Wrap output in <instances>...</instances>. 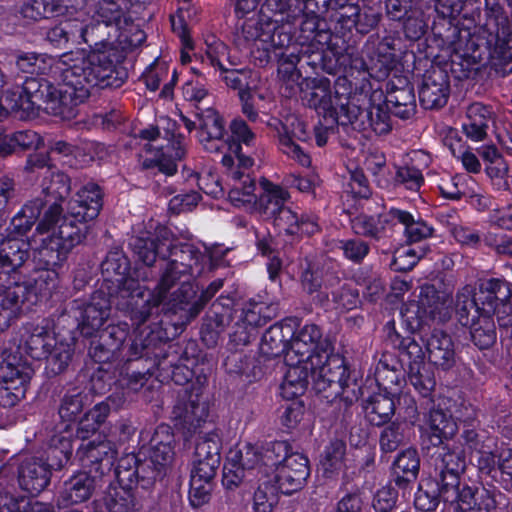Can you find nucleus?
Listing matches in <instances>:
<instances>
[{"label":"nucleus","instance_id":"obj_1","mask_svg":"<svg viewBox=\"0 0 512 512\" xmlns=\"http://www.w3.org/2000/svg\"><path fill=\"white\" fill-rule=\"evenodd\" d=\"M102 208V193L94 183L83 186L67 205L63 214L62 206L52 203L44 212L37 226V233L45 235L41 238L42 247L38 251L39 261L44 265L35 284L42 289V284L49 286L57 278L55 267L59 266L77 245L83 242L89 232L90 221H93Z\"/></svg>","mask_w":512,"mask_h":512},{"label":"nucleus","instance_id":"obj_2","mask_svg":"<svg viewBox=\"0 0 512 512\" xmlns=\"http://www.w3.org/2000/svg\"><path fill=\"white\" fill-rule=\"evenodd\" d=\"M288 370L280 386V394L289 400L302 395L309 378L318 391L332 384L344 388L348 371L344 359L332 353L330 343L323 339L320 328L306 324L294 335L287 352Z\"/></svg>","mask_w":512,"mask_h":512},{"label":"nucleus","instance_id":"obj_3","mask_svg":"<svg viewBox=\"0 0 512 512\" xmlns=\"http://www.w3.org/2000/svg\"><path fill=\"white\" fill-rule=\"evenodd\" d=\"M56 70L60 78L58 86L43 81L34 92V106L54 115L61 114L64 106L83 102L91 88L110 86L114 66L105 53L76 50L63 54Z\"/></svg>","mask_w":512,"mask_h":512},{"label":"nucleus","instance_id":"obj_4","mask_svg":"<svg viewBox=\"0 0 512 512\" xmlns=\"http://www.w3.org/2000/svg\"><path fill=\"white\" fill-rule=\"evenodd\" d=\"M32 371V323L16 332L13 345L5 348L0 361V407L10 408L24 398Z\"/></svg>","mask_w":512,"mask_h":512},{"label":"nucleus","instance_id":"obj_5","mask_svg":"<svg viewBox=\"0 0 512 512\" xmlns=\"http://www.w3.org/2000/svg\"><path fill=\"white\" fill-rule=\"evenodd\" d=\"M180 258L181 261L173 259L167 264L156 288V294L151 300L154 306L164 302L169 294L172 305L184 309L183 305L188 304L195 296L193 285L188 280L194 271H201L199 264L202 256L194 253L190 246H186L181 250Z\"/></svg>","mask_w":512,"mask_h":512},{"label":"nucleus","instance_id":"obj_6","mask_svg":"<svg viewBox=\"0 0 512 512\" xmlns=\"http://www.w3.org/2000/svg\"><path fill=\"white\" fill-rule=\"evenodd\" d=\"M161 125L165 130L163 138H159V128L150 127L140 132L143 139L149 141L145 145L143 166L146 168L158 167L166 175H173L177 170L176 162L185 154L184 139L176 134V124L169 119H161Z\"/></svg>","mask_w":512,"mask_h":512},{"label":"nucleus","instance_id":"obj_7","mask_svg":"<svg viewBox=\"0 0 512 512\" xmlns=\"http://www.w3.org/2000/svg\"><path fill=\"white\" fill-rule=\"evenodd\" d=\"M311 84L303 96V100L310 107L323 113L325 118H330L331 123L348 125L357 120L359 109L356 102H359L360 98L356 95L351 98L348 93L341 92L340 82H337L334 89L326 79L313 80Z\"/></svg>","mask_w":512,"mask_h":512},{"label":"nucleus","instance_id":"obj_8","mask_svg":"<svg viewBox=\"0 0 512 512\" xmlns=\"http://www.w3.org/2000/svg\"><path fill=\"white\" fill-rule=\"evenodd\" d=\"M31 242L13 237L0 239V286L32 291V267L27 264Z\"/></svg>","mask_w":512,"mask_h":512},{"label":"nucleus","instance_id":"obj_9","mask_svg":"<svg viewBox=\"0 0 512 512\" xmlns=\"http://www.w3.org/2000/svg\"><path fill=\"white\" fill-rule=\"evenodd\" d=\"M266 458L271 461V478L283 494H291L299 490L309 476L308 459L301 453L290 451L286 442L271 443Z\"/></svg>","mask_w":512,"mask_h":512},{"label":"nucleus","instance_id":"obj_10","mask_svg":"<svg viewBox=\"0 0 512 512\" xmlns=\"http://www.w3.org/2000/svg\"><path fill=\"white\" fill-rule=\"evenodd\" d=\"M197 117L199 120L198 138L205 150L218 152L227 149L228 155L234 154L241 166L245 168L253 166V159L241 153L239 144L224 140V121L214 108L201 110L197 113Z\"/></svg>","mask_w":512,"mask_h":512},{"label":"nucleus","instance_id":"obj_11","mask_svg":"<svg viewBox=\"0 0 512 512\" xmlns=\"http://www.w3.org/2000/svg\"><path fill=\"white\" fill-rule=\"evenodd\" d=\"M509 289L505 281L489 279L480 285L477 298L464 301V307H476V313L486 316L496 315L501 327H512V306L503 299L508 296Z\"/></svg>","mask_w":512,"mask_h":512},{"label":"nucleus","instance_id":"obj_12","mask_svg":"<svg viewBox=\"0 0 512 512\" xmlns=\"http://www.w3.org/2000/svg\"><path fill=\"white\" fill-rule=\"evenodd\" d=\"M260 444H246L238 451L232 452L224 466V479L237 485L245 476L246 471H257L261 477L270 475L268 469H272L271 461L266 458L267 450Z\"/></svg>","mask_w":512,"mask_h":512},{"label":"nucleus","instance_id":"obj_13","mask_svg":"<svg viewBox=\"0 0 512 512\" xmlns=\"http://www.w3.org/2000/svg\"><path fill=\"white\" fill-rule=\"evenodd\" d=\"M451 298L444 292H438L431 285L421 287L418 301L409 302L401 310L402 316L412 328L420 327L427 319L441 317L448 309Z\"/></svg>","mask_w":512,"mask_h":512},{"label":"nucleus","instance_id":"obj_14","mask_svg":"<svg viewBox=\"0 0 512 512\" xmlns=\"http://www.w3.org/2000/svg\"><path fill=\"white\" fill-rule=\"evenodd\" d=\"M274 317L275 313L270 306L264 303L248 302L236 323L232 341L237 345H247L255 336L257 329Z\"/></svg>","mask_w":512,"mask_h":512},{"label":"nucleus","instance_id":"obj_15","mask_svg":"<svg viewBox=\"0 0 512 512\" xmlns=\"http://www.w3.org/2000/svg\"><path fill=\"white\" fill-rule=\"evenodd\" d=\"M222 164L227 168V173L233 180L229 191L231 202L238 207L246 204L257 206L258 199L254 193L256 184L254 179L248 173H245L247 168L241 166L236 157L234 158L232 155H224Z\"/></svg>","mask_w":512,"mask_h":512},{"label":"nucleus","instance_id":"obj_16","mask_svg":"<svg viewBox=\"0 0 512 512\" xmlns=\"http://www.w3.org/2000/svg\"><path fill=\"white\" fill-rule=\"evenodd\" d=\"M390 105L384 100L381 91H373L368 99V105L359 109L358 118L351 125H355L359 129L370 127L376 134H385L390 131V117L388 108Z\"/></svg>","mask_w":512,"mask_h":512},{"label":"nucleus","instance_id":"obj_17","mask_svg":"<svg viewBox=\"0 0 512 512\" xmlns=\"http://www.w3.org/2000/svg\"><path fill=\"white\" fill-rule=\"evenodd\" d=\"M466 450L461 443L445 445L438 454L436 469L439 471V486L456 485L467 464Z\"/></svg>","mask_w":512,"mask_h":512},{"label":"nucleus","instance_id":"obj_18","mask_svg":"<svg viewBox=\"0 0 512 512\" xmlns=\"http://www.w3.org/2000/svg\"><path fill=\"white\" fill-rule=\"evenodd\" d=\"M277 23L262 11L244 20L242 33L246 40L259 43L258 47L270 51L278 46L275 40Z\"/></svg>","mask_w":512,"mask_h":512},{"label":"nucleus","instance_id":"obj_19","mask_svg":"<svg viewBox=\"0 0 512 512\" xmlns=\"http://www.w3.org/2000/svg\"><path fill=\"white\" fill-rule=\"evenodd\" d=\"M32 291H22L13 287L4 288L0 295V333L31 309L29 297Z\"/></svg>","mask_w":512,"mask_h":512},{"label":"nucleus","instance_id":"obj_20","mask_svg":"<svg viewBox=\"0 0 512 512\" xmlns=\"http://www.w3.org/2000/svg\"><path fill=\"white\" fill-rule=\"evenodd\" d=\"M449 96V81L441 71L427 76L419 91V98L425 109H437L444 106Z\"/></svg>","mask_w":512,"mask_h":512},{"label":"nucleus","instance_id":"obj_21","mask_svg":"<svg viewBox=\"0 0 512 512\" xmlns=\"http://www.w3.org/2000/svg\"><path fill=\"white\" fill-rule=\"evenodd\" d=\"M457 429V424L450 415L442 410H433L423 428L422 438L424 442L437 447L444 439L454 436Z\"/></svg>","mask_w":512,"mask_h":512},{"label":"nucleus","instance_id":"obj_22","mask_svg":"<svg viewBox=\"0 0 512 512\" xmlns=\"http://www.w3.org/2000/svg\"><path fill=\"white\" fill-rule=\"evenodd\" d=\"M426 351L430 362L442 369H449L455 363L452 340L441 331H434L426 340Z\"/></svg>","mask_w":512,"mask_h":512},{"label":"nucleus","instance_id":"obj_23","mask_svg":"<svg viewBox=\"0 0 512 512\" xmlns=\"http://www.w3.org/2000/svg\"><path fill=\"white\" fill-rule=\"evenodd\" d=\"M385 222L400 223L404 226V234L408 241L418 242L430 237L433 228L404 210L391 208L384 216Z\"/></svg>","mask_w":512,"mask_h":512},{"label":"nucleus","instance_id":"obj_24","mask_svg":"<svg viewBox=\"0 0 512 512\" xmlns=\"http://www.w3.org/2000/svg\"><path fill=\"white\" fill-rule=\"evenodd\" d=\"M259 184L261 194L258 198L257 209L268 218L275 216L279 210L286 207L285 203L290 195L287 190L266 178H262Z\"/></svg>","mask_w":512,"mask_h":512},{"label":"nucleus","instance_id":"obj_25","mask_svg":"<svg viewBox=\"0 0 512 512\" xmlns=\"http://www.w3.org/2000/svg\"><path fill=\"white\" fill-rule=\"evenodd\" d=\"M492 117L489 107L481 103L471 104L466 111V121L463 123V132L470 140L480 142L487 136L488 122Z\"/></svg>","mask_w":512,"mask_h":512},{"label":"nucleus","instance_id":"obj_26","mask_svg":"<svg viewBox=\"0 0 512 512\" xmlns=\"http://www.w3.org/2000/svg\"><path fill=\"white\" fill-rule=\"evenodd\" d=\"M173 415L176 420L190 427H197L208 415L206 402L198 393L190 394L175 405Z\"/></svg>","mask_w":512,"mask_h":512},{"label":"nucleus","instance_id":"obj_27","mask_svg":"<svg viewBox=\"0 0 512 512\" xmlns=\"http://www.w3.org/2000/svg\"><path fill=\"white\" fill-rule=\"evenodd\" d=\"M77 453L87 463H99L103 460L112 462L116 457L114 444L102 434H98L93 440L84 441Z\"/></svg>","mask_w":512,"mask_h":512},{"label":"nucleus","instance_id":"obj_28","mask_svg":"<svg viewBox=\"0 0 512 512\" xmlns=\"http://www.w3.org/2000/svg\"><path fill=\"white\" fill-rule=\"evenodd\" d=\"M439 494L445 503H450L460 512H476V499L474 491L464 485L460 487V480L456 485L439 486Z\"/></svg>","mask_w":512,"mask_h":512},{"label":"nucleus","instance_id":"obj_29","mask_svg":"<svg viewBox=\"0 0 512 512\" xmlns=\"http://www.w3.org/2000/svg\"><path fill=\"white\" fill-rule=\"evenodd\" d=\"M109 311V301L100 294H95L92 302L85 308L81 325L82 333L90 336L99 330L108 319Z\"/></svg>","mask_w":512,"mask_h":512},{"label":"nucleus","instance_id":"obj_30","mask_svg":"<svg viewBox=\"0 0 512 512\" xmlns=\"http://www.w3.org/2000/svg\"><path fill=\"white\" fill-rule=\"evenodd\" d=\"M290 337L291 328L289 326H271L262 337V353L268 357H276L285 353V360L287 361V352L290 348Z\"/></svg>","mask_w":512,"mask_h":512},{"label":"nucleus","instance_id":"obj_31","mask_svg":"<svg viewBox=\"0 0 512 512\" xmlns=\"http://www.w3.org/2000/svg\"><path fill=\"white\" fill-rule=\"evenodd\" d=\"M419 457L415 449L402 451L393 464L394 481L398 486H403L417 478L419 471Z\"/></svg>","mask_w":512,"mask_h":512},{"label":"nucleus","instance_id":"obj_32","mask_svg":"<svg viewBox=\"0 0 512 512\" xmlns=\"http://www.w3.org/2000/svg\"><path fill=\"white\" fill-rule=\"evenodd\" d=\"M38 339L41 341L44 350L49 352L47 361L51 371L55 374L64 371L72 356L73 349L71 345L62 342L56 345L55 339L47 333L44 337L39 335Z\"/></svg>","mask_w":512,"mask_h":512},{"label":"nucleus","instance_id":"obj_33","mask_svg":"<svg viewBox=\"0 0 512 512\" xmlns=\"http://www.w3.org/2000/svg\"><path fill=\"white\" fill-rule=\"evenodd\" d=\"M42 177V189L43 192L55 199H64L70 193V179L64 173L53 170L50 167H40V171L37 173V177Z\"/></svg>","mask_w":512,"mask_h":512},{"label":"nucleus","instance_id":"obj_34","mask_svg":"<svg viewBox=\"0 0 512 512\" xmlns=\"http://www.w3.org/2000/svg\"><path fill=\"white\" fill-rule=\"evenodd\" d=\"M110 412V406L106 402L96 404L84 417L80 420L77 437L83 441L88 440L93 436L105 421Z\"/></svg>","mask_w":512,"mask_h":512},{"label":"nucleus","instance_id":"obj_35","mask_svg":"<svg viewBox=\"0 0 512 512\" xmlns=\"http://www.w3.org/2000/svg\"><path fill=\"white\" fill-rule=\"evenodd\" d=\"M260 484L254 493V510L256 512H271L278 502V485L271 475L259 478Z\"/></svg>","mask_w":512,"mask_h":512},{"label":"nucleus","instance_id":"obj_36","mask_svg":"<svg viewBox=\"0 0 512 512\" xmlns=\"http://www.w3.org/2000/svg\"><path fill=\"white\" fill-rule=\"evenodd\" d=\"M130 246L143 264L151 266L164 249H169L170 242L167 239H163L159 244H156L154 239L140 236L132 238Z\"/></svg>","mask_w":512,"mask_h":512},{"label":"nucleus","instance_id":"obj_37","mask_svg":"<svg viewBox=\"0 0 512 512\" xmlns=\"http://www.w3.org/2000/svg\"><path fill=\"white\" fill-rule=\"evenodd\" d=\"M395 411V402L390 395L377 394L371 397L366 406V414L374 425H382L388 422Z\"/></svg>","mask_w":512,"mask_h":512},{"label":"nucleus","instance_id":"obj_38","mask_svg":"<svg viewBox=\"0 0 512 512\" xmlns=\"http://www.w3.org/2000/svg\"><path fill=\"white\" fill-rule=\"evenodd\" d=\"M345 450L346 445L340 440H335L326 447L324 456L320 461V467L327 476L343 468Z\"/></svg>","mask_w":512,"mask_h":512},{"label":"nucleus","instance_id":"obj_39","mask_svg":"<svg viewBox=\"0 0 512 512\" xmlns=\"http://www.w3.org/2000/svg\"><path fill=\"white\" fill-rule=\"evenodd\" d=\"M409 380L413 387L425 397L431 394L436 385L433 371L427 365H413L409 370Z\"/></svg>","mask_w":512,"mask_h":512},{"label":"nucleus","instance_id":"obj_40","mask_svg":"<svg viewBox=\"0 0 512 512\" xmlns=\"http://www.w3.org/2000/svg\"><path fill=\"white\" fill-rule=\"evenodd\" d=\"M25 210L32 212V201H27L23 208L11 219L9 226L6 228L8 233L5 237L23 239L30 231L32 228V216H27Z\"/></svg>","mask_w":512,"mask_h":512},{"label":"nucleus","instance_id":"obj_41","mask_svg":"<svg viewBox=\"0 0 512 512\" xmlns=\"http://www.w3.org/2000/svg\"><path fill=\"white\" fill-rule=\"evenodd\" d=\"M94 490V479L86 473H79L71 479L70 499L72 502H83L90 498Z\"/></svg>","mask_w":512,"mask_h":512},{"label":"nucleus","instance_id":"obj_42","mask_svg":"<svg viewBox=\"0 0 512 512\" xmlns=\"http://www.w3.org/2000/svg\"><path fill=\"white\" fill-rule=\"evenodd\" d=\"M404 440L403 424L393 422L386 426L380 434V448L384 452L395 451Z\"/></svg>","mask_w":512,"mask_h":512},{"label":"nucleus","instance_id":"obj_43","mask_svg":"<svg viewBox=\"0 0 512 512\" xmlns=\"http://www.w3.org/2000/svg\"><path fill=\"white\" fill-rule=\"evenodd\" d=\"M194 459L220 461V441L217 435L200 439L195 447Z\"/></svg>","mask_w":512,"mask_h":512},{"label":"nucleus","instance_id":"obj_44","mask_svg":"<svg viewBox=\"0 0 512 512\" xmlns=\"http://www.w3.org/2000/svg\"><path fill=\"white\" fill-rule=\"evenodd\" d=\"M483 317V325L475 326L472 329L471 336L475 345L480 349H486L492 346L496 340L494 324L490 321L491 316L479 314Z\"/></svg>","mask_w":512,"mask_h":512},{"label":"nucleus","instance_id":"obj_45","mask_svg":"<svg viewBox=\"0 0 512 512\" xmlns=\"http://www.w3.org/2000/svg\"><path fill=\"white\" fill-rule=\"evenodd\" d=\"M75 0H34V10L43 17L59 16L69 13Z\"/></svg>","mask_w":512,"mask_h":512},{"label":"nucleus","instance_id":"obj_46","mask_svg":"<svg viewBox=\"0 0 512 512\" xmlns=\"http://www.w3.org/2000/svg\"><path fill=\"white\" fill-rule=\"evenodd\" d=\"M485 172L489 177L491 184L495 190L508 191L510 190V176L509 167L507 162L495 163L492 166H486Z\"/></svg>","mask_w":512,"mask_h":512},{"label":"nucleus","instance_id":"obj_47","mask_svg":"<svg viewBox=\"0 0 512 512\" xmlns=\"http://www.w3.org/2000/svg\"><path fill=\"white\" fill-rule=\"evenodd\" d=\"M269 218L274 219L275 226L280 232L289 235H297L300 232V222L297 215L288 207L279 210L275 216Z\"/></svg>","mask_w":512,"mask_h":512},{"label":"nucleus","instance_id":"obj_48","mask_svg":"<svg viewBox=\"0 0 512 512\" xmlns=\"http://www.w3.org/2000/svg\"><path fill=\"white\" fill-rule=\"evenodd\" d=\"M279 146L285 155L297 161L300 165L305 167L310 165V156L293 141L292 137L287 132L279 134Z\"/></svg>","mask_w":512,"mask_h":512},{"label":"nucleus","instance_id":"obj_49","mask_svg":"<svg viewBox=\"0 0 512 512\" xmlns=\"http://www.w3.org/2000/svg\"><path fill=\"white\" fill-rule=\"evenodd\" d=\"M18 485L27 494V506L32 504V456H25L17 465Z\"/></svg>","mask_w":512,"mask_h":512},{"label":"nucleus","instance_id":"obj_50","mask_svg":"<svg viewBox=\"0 0 512 512\" xmlns=\"http://www.w3.org/2000/svg\"><path fill=\"white\" fill-rule=\"evenodd\" d=\"M212 491V481L190 478L189 500L192 506L200 507L208 502Z\"/></svg>","mask_w":512,"mask_h":512},{"label":"nucleus","instance_id":"obj_51","mask_svg":"<svg viewBox=\"0 0 512 512\" xmlns=\"http://www.w3.org/2000/svg\"><path fill=\"white\" fill-rule=\"evenodd\" d=\"M182 93L184 99L195 106L211 98L205 84L199 79L187 81L183 86Z\"/></svg>","mask_w":512,"mask_h":512},{"label":"nucleus","instance_id":"obj_52","mask_svg":"<svg viewBox=\"0 0 512 512\" xmlns=\"http://www.w3.org/2000/svg\"><path fill=\"white\" fill-rule=\"evenodd\" d=\"M424 254L423 249L407 248L400 250L394 256L393 266L399 271L411 270Z\"/></svg>","mask_w":512,"mask_h":512},{"label":"nucleus","instance_id":"obj_53","mask_svg":"<svg viewBox=\"0 0 512 512\" xmlns=\"http://www.w3.org/2000/svg\"><path fill=\"white\" fill-rule=\"evenodd\" d=\"M464 181L465 177L463 175H447L441 179L438 188L443 197L447 199H458L464 194Z\"/></svg>","mask_w":512,"mask_h":512},{"label":"nucleus","instance_id":"obj_54","mask_svg":"<svg viewBox=\"0 0 512 512\" xmlns=\"http://www.w3.org/2000/svg\"><path fill=\"white\" fill-rule=\"evenodd\" d=\"M400 95L404 96L407 101L400 103L399 96L389 95L387 102L390 105V108L393 109V113L395 115L406 119L409 118L414 111V96L410 91H402L400 92Z\"/></svg>","mask_w":512,"mask_h":512},{"label":"nucleus","instance_id":"obj_55","mask_svg":"<svg viewBox=\"0 0 512 512\" xmlns=\"http://www.w3.org/2000/svg\"><path fill=\"white\" fill-rule=\"evenodd\" d=\"M304 415V406L299 401L288 404L283 411L280 420L287 429H294L301 422Z\"/></svg>","mask_w":512,"mask_h":512},{"label":"nucleus","instance_id":"obj_56","mask_svg":"<svg viewBox=\"0 0 512 512\" xmlns=\"http://www.w3.org/2000/svg\"><path fill=\"white\" fill-rule=\"evenodd\" d=\"M397 493L388 486L380 488L373 499V507L376 512H389L395 505Z\"/></svg>","mask_w":512,"mask_h":512},{"label":"nucleus","instance_id":"obj_57","mask_svg":"<svg viewBox=\"0 0 512 512\" xmlns=\"http://www.w3.org/2000/svg\"><path fill=\"white\" fill-rule=\"evenodd\" d=\"M341 249L347 259L355 262L362 260L369 251L367 243L359 239L342 241Z\"/></svg>","mask_w":512,"mask_h":512},{"label":"nucleus","instance_id":"obj_58","mask_svg":"<svg viewBox=\"0 0 512 512\" xmlns=\"http://www.w3.org/2000/svg\"><path fill=\"white\" fill-rule=\"evenodd\" d=\"M228 54L227 46L220 40L212 38L211 42H207L206 58L210 65L224 70L221 60Z\"/></svg>","mask_w":512,"mask_h":512},{"label":"nucleus","instance_id":"obj_59","mask_svg":"<svg viewBox=\"0 0 512 512\" xmlns=\"http://www.w3.org/2000/svg\"><path fill=\"white\" fill-rule=\"evenodd\" d=\"M396 176L397 180L410 190H418L424 181L422 173L414 167H401Z\"/></svg>","mask_w":512,"mask_h":512},{"label":"nucleus","instance_id":"obj_60","mask_svg":"<svg viewBox=\"0 0 512 512\" xmlns=\"http://www.w3.org/2000/svg\"><path fill=\"white\" fill-rule=\"evenodd\" d=\"M83 402L80 395L66 397L59 409V415L64 421H74L82 411Z\"/></svg>","mask_w":512,"mask_h":512},{"label":"nucleus","instance_id":"obj_61","mask_svg":"<svg viewBox=\"0 0 512 512\" xmlns=\"http://www.w3.org/2000/svg\"><path fill=\"white\" fill-rule=\"evenodd\" d=\"M402 357L403 361H407L409 370L413 365H426L424 363L425 353L420 344L413 339H408L404 344Z\"/></svg>","mask_w":512,"mask_h":512},{"label":"nucleus","instance_id":"obj_62","mask_svg":"<svg viewBox=\"0 0 512 512\" xmlns=\"http://www.w3.org/2000/svg\"><path fill=\"white\" fill-rule=\"evenodd\" d=\"M220 465V461H205L194 459L193 467L191 470V478H200L203 480L213 481L216 474V469Z\"/></svg>","mask_w":512,"mask_h":512},{"label":"nucleus","instance_id":"obj_63","mask_svg":"<svg viewBox=\"0 0 512 512\" xmlns=\"http://www.w3.org/2000/svg\"><path fill=\"white\" fill-rule=\"evenodd\" d=\"M449 148L452 155L462 163L463 168L467 172L477 174L481 171V163L476 154L470 149L459 150L457 152L452 145H450Z\"/></svg>","mask_w":512,"mask_h":512},{"label":"nucleus","instance_id":"obj_64","mask_svg":"<svg viewBox=\"0 0 512 512\" xmlns=\"http://www.w3.org/2000/svg\"><path fill=\"white\" fill-rule=\"evenodd\" d=\"M333 301L338 309L352 310L357 306L359 297L356 291L343 286L337 292H333Z\"/></svg>","mask_w":512,"mask_h":512}]
</instances>
